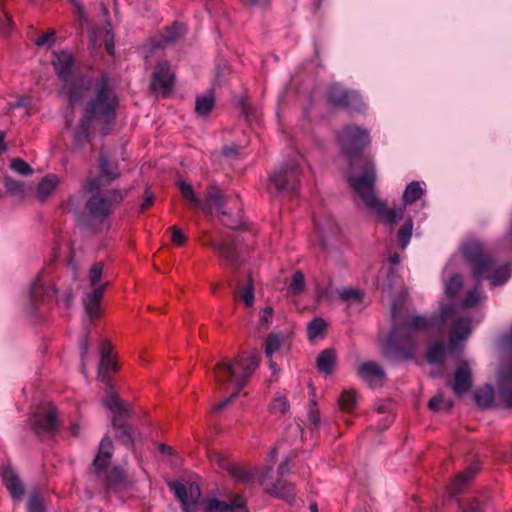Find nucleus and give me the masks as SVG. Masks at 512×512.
I'll return each mask as SVG.
<instances>
[{"label":"nucleus","instance_id":"obj_1","mask_svg":"<svg viewBox=\"0 0 512 512\" xmlns=\"http://www.w3.org/2000/svg\"><path fill=\"white\" fill-rule=\"evenodd\" d=\"M338 139L348 160L347 181L350 188L369 210H376L387 222H395L402 216L403 209L386 210L375 190L377 173L373 157L363 153L371 144L369 131L360 126L347 125L339 133Z\"/></svg>","mask_w":512,"mask_h":512},{"label":"nucleus","instance_id":"obj_2","mask_svg":"<svg viewBox=\"0 0 512 512\" xmlns=\"http://www.w3.org/2000/svg\"><path fill=\"white\" fill-rule=\"evenodd\" d=\"M100 362L98 366V379L106 386V398L103 399L104 407L111 414V424L116 430V437L126 446H131L134 438L130 427L126 424L130 411L123 404L117 395L112 391V382L109 377L110 372L117 370V364L113 359L112 348L109 342L104 341L100 346Z\"/></svg>","mask_w":512,"mask_h":512},{"label":"nucleus","instance_id":"obj_3","mask_svg":"<svg viewBox=\"0 0 512 512\" xmlns=\"http://www.w3.org/2000/svg\"><path fill=\"white\" fill-rule=\"evenodd\" d=\"M260 363L258 352H251L247 358L239 356L232 360H222L217 363L214 369V377L223 388L228 383L234 386V391L225 399L221 400L213 407L214 411L219 412L227 407L236 399L240 391L246 386L249 377L254 373Z\"/></svg>","mask_w":512,"mask_h":512},{"label":"nucleus","instance_id":"obj_4","mask_svg":"<svg viewBox=\"0 0 512 512\" xmlns=\"http://www.w3.org/2000/svg\"><path fill=\"white\" fill-rule=\"evenodd\" d=\"M430 327V321L421 316H408L402 325H394L383 353L392 360L411 359L415 354L416 333Z\"/></svg>","mask_w":512,"mask_h":512},{"label":"nucleus","instance_id":"obj_5","mask_svg":"<svg viewBox=\"0 0 512 512\" xmlns=\"http://www.w3.org/2000/svg\"><path fill=\"white\" fill-rule=\"evenodd\" d=\"M119 98L110 87V79L103 75L95 82L94 94L84 106V115L92 121L103 120L102 134L107 135L115 125Z\"/></svg>","mask_w":512,"mask_h":512},{"label":"nucleus","instance_id":"obj_6","mask_svg":"<svg viewBox=\"0 0 512 512\" xmlns=\"http://www.w3.org/2000/svg\"><path fill=\"white\" fill-rule=\"evenodd\" d=\"M84 189L91 194L88 198L85 209L88 215L103 223L113 212V209L119 205L126 196V191L119 189L103 190L100 178H89L86 181Z\"/></svg>","mask_w":512,"mask_h":512},{"label":"nucleus","instance_id":"obj_7","mask_svg":"<svg viewBox=\"0 0 512 512\" xmlns=\"http://www.w3.org/2000/svg\"><path fill=\"white\" fill-rule=\"evenodd\" d=\"M463 255L472 265L473 276L477 280L486 278L493 285H499L505 282L511 275L510 265L496 268L492 258L483 252V247L478 242L467 243L463 247Z\"/></svg>","mask_w":512,"mask_h":512},{"label":"nucleus","instance_id":"obj_8","mask_svg":"<svg viewBox=\"0 0 512 512\" xmlns=\"http://www.w3.org/2000/svg\"><path fill=\"white\" fill-rule=\"evenodd\" d=\"M52 64L63 83V87L67 90L69 104L74 106L81 102L83 92L88 88L90 80L75 75L72 54L66 50L55 51L53 52Z\"/></svg>","mask_w":512,"mask_h":512},{"label":"nucleus","instance_id":"obj_9","mask_svg":"<svg viewBox=\"0 0 512 512\" xmlns=\"http://www.w3.org/2000/svg\"><path fill=\"white\" fill-rule=\"evenodd\" d=\"M113 453L112 441L109 437H104L99 445V451L93 461V469L97 481L106 490L117 489L125 483V474L118 467H109Z\"/></svg>","mask_w":512,"mask_h":512},{"label":"nucleus","instance_id":"obj_10","mask_svg":"<svg viewBox=\"0 0 512 512\" xmlns=\"http://www.w3.org/2000/svg\"><path fill=\"white\" fill-rule=\"evenodd\" d=\"M176 185L191 207L200 209L206 215L227 216V212L224 210L223 195L216 185H210L207 188L204 200L199 199L195 195L192 185L183 179H178Z\"/></svg>","mask_w":512,"mask_h":512},{"label":"nucleus","instance_id":"obj_11","mask_svg":"<svg viewBox=\"0 0 512 512\" xmlns=\"http://www.w3.org/2000/svg\"><path fill=\"white\" fill-rule=\"evenodd\" d=\"M104 267V262H95L88 273L89 288L83 296V305L85 312L90 319L99 317L100 302L109 285V281L102 280Z\"/></svg>","mask_w":512,"mask_h":512},{"label":"nucleus","instance_id":"obj_12","mask_svg":"<svg viewBox=\"0 0 512 512\" xmlns=\"http://www.w3.org/2000/svg\"><path fill=\"white\" fill-rule=\"evenodd\" d=\"M301 170L295 159H291L277 167L269 177V189L279 195H291L300 185Z\"/></svg>","mask_w":512,"mask_h":512},{"label":"nucleus","instance_id":"obj_13","mask_svg":"<svg viewBox=\"0 0 512 512\" xmlns=\"http://www.w3.org/2000/svg\"><path fill=\"white\" fill-rule=\"evenodd\" d=\"M278 455L277 448L271 449L268 454V458L266 460L267 463L272 462L276 456ZM219 465L225 469L228 474L239 483H247V484H255L259 483L260 485H266V480L270 476L272 472V467L266 464L261 468H256L253 470H247L242 465L238 463L227 462L222 458H219Z\"/></svg>","mask_w":512,"mask_h":512},{"label":"nucleus","instance_id":"obj_14","mask_svg":"<svg viewBox=\"0 0 512 512\" xmlns=\"http://www.w3.org/2000/svg\"><path fill=\"white\" fill-rule=\"evenodd\" d=\"M50 299L59 300V291L52 285L48 284L42 273H39L32 281L24 304L25 311L31 316L36 315L40 302Z\"/></svg>","mask_w":512,"mask_h":512},{"label":"nucleus","instance_id":"obj_15","mask_svg":"<svg viewBox=\"0 0 512 512\" xmlns=\"http://www.w3.org/2000/svg\"><path fill=\"white\" fill-rule=\"evenodd\" d=\"M327 98L334 106L347 109L350 112H362L365 108L362 97L357 91L346 89L339 84L328 87Z\"/></svg>","mask_w":512,"mask_h":512},{"label":"nucleus","instance_id":"obj_16","mask_svg":"<svg viewBox=\"0 0 512 512\" xmlns=\"http://www.w3.org/2000/svg\"><path fill=\"white\" fill-rule=\"evenodd\" d=\"M168 487L182 504L184 512H197L198 502L201 497L200 487L197 484L191 483L187 487L180 481H170L168 482Z\"/></svg>","mask_w":512,"mask_h":512},{"label":"nucleus","instance_id":"obj_17","mask_svg":"<svg viewBox=\"0 0 512 512\" xmlns=\"http://www.w3.org/2000/svg\"><path fill=\"white\" fill-rule=\"evenodd\" d=\"M290 466L288 460H285L278 468L277 474L280 478L288 474ZM266 491L275 497L282 498L290 501L295 496V487L292 483H288L282 479H278L275 482H271L270 485L266 483Z\"/></svg>","mask_w":512,"mask_h":512},{"label":"nucleus","instance_id":"obj_18","mask_svg":"<svg viewBox=\"0 0 512 512\" xmlns=\"http://www.w3.org/2000/svg\"><path fill=\"white\" fill-rule=\"evenodd\" d=\"M424 194H425V188L423 187V183H421L419 181H413V182L409 183L406 186V188H405V190L403 192V196H402L403 206H400L398 208H391V209H389V208L386 207V203L384 201H382V202L384 203L385 208H386L387 211L403 209V212H405V206L406 205L412 204V203L416 202ZM374 211L376 212L379 220L382 221L384 224L389 225L391 229L404 216V213H402V216L399 219H397L395 222H387V221H385L384 219H382L380 217V215L378 214V212L376 210H374Z\"/></svg>","mask_w":512,"mask_h":512},{"label":"nucleus","instance_id":"obj_19","mask_svg":"<svg viewBox=\"0 0 512 512\" xmlns=\"http://www.w3.org/2000/svg\"><path fill=\"white\" fill-rule=\"evenodd\" d=\"M31 428L38 436L51 435L56 427V411L50 408L46 413H37L31 418Z\"/></svg>","mask_w":512,"mask_h":512},{"label":"nucleus","instance_id":"obj_20","mask_svg":"<svg viewBox=\"0 0 512 512\" xmlns=\"http://www.w3.org/2000/svg\"><path fill=\"white\" fill-rule=\"evenodd\" d=\"M175 75L167 62L159 63L153 73L151 87L153 90H161L167 94L174 85Z\"/></svg>","mask_w":512,"mask_h":512},{"label":"nucleus","instance_id":"obj_21","mask_svg":"<svg viewBox=\"0 0 512 512\" xmlns=\"http://www.w3.org/2000/svg\"><path fill=\"white\" fill-rule=\"evenodd\" d=\"M450 386L457 396H463L470 390L472 386V376L468 363L462 362L458 365Z\"/></svg>","mask_w":512,"mask_h":512},{"label":"nucleus","instance_id":"obj_22","mask_svg":"<svg viewBox=\"0 0 512 512\" xmlns=\"http://www.w3.org/2000/svg\"><path fill=\"white\" fill-rule=\"evenodd\" d=\"M2 478L12 498L21 500L24 496L25 489L14 469L10 466L4 467L2 471Z\"/></svg>","mask_w":512,"mask_h":512},{"label":"nucleus","instance_id":"obj_23","mask_svg":"<svg viewBox=\"0 0 512 512\" xmlns=\"http://www.w3.org/2000/svg\"><path fill=\"white\" fill-rule=\"evenodd\" d=\"M207 512H248L245 501L241 496H237L232 502L220 501L213 498L209 501Z\"/></svg>","mask_w":512,"mask_h":512},{"label":"nucleus","instance_id":"obj_24","mask_svg":"<svg viewBox=\"0 0 512 512\" xmlns=\"http://www.w3.org/2000/svg\"><path fill=\"white\" fill-rule=\"evenodd\" d=\"M208 245L214 249L219 256L224 259L229 265H236L238 263V253L234 241H223L218 243L211 240Z\"/></svg>","mask_w":512,"mask_h":512},{"label":"nucleus","instance_id":"obj_25","mask_svg":"<svg viewBox=\"0 0 512 512\" xmlns=\"http://www.w3.org/2000/svg\"><path fill=\"white\" fill-rule=\"evenodd\" d=\"M98 163L100 170V176L98 178L101 179V187H103L104 181L111 182L119 177L118 164L110 161L103 151L99 154Z\"/></svg>","mask_w":512,"mask_h":512},{"label":"nucleus","instance_id":"obj_26","mask_svg":"<svg viewBox=\"0 0 512 512\" xmlns=\"http://www.w3.org/2000/svg\"><path fill=\"white\" fill-rule=\"evenodd\" d=\"M358 373L371 386L380 384L385 376L383 369L374 362L361 364Z\"/></svg>","mask_w":512,"mask_h":512},{"label":"nucleus","instance_id":"obj_27","mask_svg":"<svg viewBox=\"0 0 512 512\" xmlns=\"http://www.w3.org/2000/svg\"><path fill=\"white\" fill-rule=\"evenodd\" d=\"M477 470V467L470 466L465 471L459 473L449 484L448 492L452 496L462 492V490L471 482Z\"/></svg>","mask_w":512,"mask_h":512},{"label":"nucleus","instance_id":"obj_28","mask_svg":"<svg viewBox=\"0 0 512 512\" xmlns=\"http://www.w3.org/2000/svg\"><path fill=\"white\" fill-rule=\"evenodd\" d=\"M93 125L94 121L83 114L74 132V143L76 146L81 147L89 142Z\"/></svg>","mask_w":512,"mask_h":512},{"label":"nucleus","instance_id":"obj_29","mask_svg":"<svg viewBox=\"0 0 512 512\" xmlns=\"http://www.w3.org/2000/svg\"><path fill=\"white\" fill-rule=\"evenodd\" d=\"M185 33V29L180 24H174L170 28H168L163 35L160 36V38L153 39V44L155 47H166L167 45H170L177 41L179 38H181Z\"/></svg>","mask_w":512,"mask_h":512},{"label":"nucleus","instance_id":"obj_30","mask_svg":"<svg viewBox=\"0 0 512 512\" xmlns=\"http://www.w3.org/2000/svg\"><path fill=\"white\" fill-rule=\"evenodd\" d=\"M59 184V177L55 174H47L37 186V196L40 200H46Z\"/></svg>","mask_w":512,"mask_h":512},{"label":"nucleus","instance_id":"obj_31","mask_svg":"<svg viewBox=\"0 0 512 512\" xmlns=\"http://www.w3.org/2000/svg\"><path fill=\"white\" fill-rule=\"evenodd\" d=\"M471 333V322L469 318H460L455 323L453 335L449 342V347L453 348L456 340H465Z\"/></svg>","mask_w":512,"mask_h":512},{"label":"nucleus","instance_id":"obj_32","mask_svg":"<svg viewBox=\"0 0 512 512\" xmlns=\"http://www.w3.org/2000/svg\"><path fill=\"white\" fill-rule=\"evenodd\" d=\"M389 262L392 265L388 271V284L387 286H383V290H387L391 292L394 288H401L403 285V282L401 280V277L399 276L397 270L394 268V266L398 265L400 262V257L398 254H394L389 258Z\"/></svg>","mask_w":512,"mask_h":512},{"label":"nucleus","instance_id":"obj_33","mask_svg":"<svg viewBox=\"0 0 512 512\" xmlns=\"http://www.w3.org/2000/svg\"><path fill=\"white\" fill-rule=\"evenodd\" d=\"M337 370V354L333 348L322 351V376H331Z\"/></svg>","mask_w":512,"mask_h":512},{"label":"nucleus","instance_id":"obj_34","mask_svg":"<svg viewBox=\"0 0 512 512\" xmlns=\"http://www.w3.org/2000/svg\"><path fill=\"white\" fill-rule=\"evenodd\" d=\"M214 104L213 93H206L196 98L195 111L201 116H206L213 109Z\"/></svg>","mask_w":512,"mask_h":512},{"label":"nucleus","instance_id":"obj_35","mask_svg":"<svg viewBox=\"0 0 512 512\" xmlns=\"http://www.w3.org/2000/svg\"><path fill=\"white\" fill-rule=\"evenodd\" d=\"M305 289V278L302 272L296 271L293 273L288 285L287 291L291 296L300 295Z\"/></svg>","mask_w":512,"mask_h":512},{"label":"nucleus","instance_id":"obj_36","mask_svg":"<svg viewBox=\"0 0 512 512\" xmlns=\"http://www.w3.org/2000/svg\"><path fill=\"white\" fill-rule=\"evenodd\" d=\"M310 389V404H309V410H308V418L310 422L314 425L315 428L318 427L319 421H320V412L318 409V403L316 400V387L312 384H309Z\"/></svg>","mask_w":512,"mask_h":512},{"label":"nucleus","instance_id":"obj_37","mask_svg":"<svg viewBox=\"0 0 512 512\" xmlns=\"http://www.w3.org/2000/svg\"><path fill=\"white\" fill-rule=\"evenodd\" d=\"M290 408V404L286 396L276 393L269 405V411L272 414H285Z\"/></svg>","mask_w":512,"mask_h":512},{"label":"nucleus","instance_id":"obj_38","mask_svg":"<svg viewBox=\"0 0 512 512\" xmlns=\"http://www.w3.org/2000/svg\"><path fill=\"white\" fill-rule=\"evenodd\" d=\"M475 400L478 406L482 408L489 407L494 400V390L491 386H485L475 393Z\"/></svg>","mask_w":512,"mask_h":512},{"label":"nucleus","instance_id":"obj_39","mask_svg":"<svg viewBox=\"0 0 512 512\" xmlns=\"http://www.w3.org/2000/svg\"><path fill=\"white\" fill-rule=\"evenodd\" d=\"M339 406L343 411L350 412L357 403V394L354 390L349 389L343 391L338 400Z\"/></svg>","mask_w":512,"mask_h":512},{"label":"nucleus","instance_id":"obj_40","mask_svg":"<svg viewBox=\"0 0 512 512\" xmlns=\"http://www.w3.org/2000/svg\"><path fill=\"white\" fill-rule=\"evenodd\" d=\"M413 231V221L407 219L398 231V240L402 249H405L410 242Z\"/></svg>","mask_w":512,"mask_h":512},{"label":"nucleus","instance_id":"obj_41","mask_svg":"<svg viewBox=\"0 0 512 512\" xmlns=\"http://www.w3.org/2000/svg\"><path fill=\"white\" fill-rule=\"evenodd\" d=\"M497 404L505 408L512 407V390L504 383L499 384L497 392Z\"/></svg>","mask_w":512,"mask_h":512},{"label":"nucleus","instance_id":"obj_42","mask_svg":"<svg viewBox=\"0 0 512 512\" xmlns=\"http://www.w3.org/2000/svg\"><path fill=\"white\" fill-rule=\"evenodd\" d=\"M88 349H89V337H88V334H84L79 340V350H80V357H81V372L84 376H86V374H87Z\"/></svg>","mask_w":512,"mask_h":512},{"label":"nucleus","instance_id":"obj_43","mask_svg":"<svg viewBox=\"0 0 512 512\" xmlns=\"http://www.w3.org/2000/svg\"><path fill=\"white\" fill-rule=\"evenodd\" d=\"M453 406L452 400L445 399L443 395H436L428 402V407L432 411L450 410Z\"/></svg>","mask_w":512,"mask_h":512},{"label":"nucleus","instance_id":"obj_44","mask_svg":"<svg viewBox=\"0 0 512 512\" xmlns=\"http://www.w3.org/2000/svg\"><path fill=\"white\" fill-rule=\"evenodd\" d=\"M282 344V337L278 334H270L268 335L265 342V354L268 358H271L272 355L279 350Z\"/></svg>","mask_w":512,"mask_h":512},{"label":"nucleus","instance_id":"obj_45","mask_svg":"<svg viewBox=\"0 0 512 512\" xmlns=\"http://www.w3.org/2000/svg\"><path fill=\"white\" fill-rule=\"evenodd\" d=\"M445 348L439 342L434 343L428 348L427 360L429 363L440 362L444 356Z\"/></svg>","mask_w":512,"mask_h":512},{"label":"nucleus","instance_id":"obj_46","mask_svg":"<svg viewBox=\"0 0 512 512\" xmlns=\"http://www.w3.org/2000/svg\"><path fill=\"white\" fill-rule=\"evenodd\" d=\"M320 337V317L313 318L307 325V338L309 342L315 344Z\"/></svg>","mask_w":512,"mask_h":512},{"label":"nucleus","instance_id":"obj_47","mask_svg":"<svg viewBox=\"0 0 512 512\" xmlns=\"http://www.w3.org/2000/svg\"><path fill=\"white\" fill-rule=\"evenodd\" d=\"M462 285H463L462 276L453 275L446 285V294L450 298L455 297L458 294V292L461 290Z\"/></svg>","mask_w":512,"mask_h":512},{"label":"nucleus","instance_id":"obj_48","mask_svg":"<svg viewBox=\"0 0 512 512\" xmlns=\"http://www.w3.org/2000/svg\"><path fill=\"white\" fill-rule=\"evenodd\" d=\"M13 28L11 16L4 10L0 9V33L8 35Z\"/></svg>","mask_w":512,"mask_h":512},{"label":"nucleus","instance_id":"obj_49","mask_svg":"<svg viewBox=\"0 0 512 512\" xmlns=\"http://www.w3.org/2000/svg\"><path fill=\"white\" fill-rule=\"evenodd\" d=\"M10 167L15 172L19 173L20 175H24V176L30 175L33 172V169L31 168V166L19 158L13 159L11 161Z\"/></svg>","mask_w":512,"mask_h":512},{"label":"nucleus","instance_id":"obj_50","mask_svg":"<svg viewBox=\"0 0 512 512\" xmlns=\"http://www.w3.org/2000/svg\"><path fill=\"white\" fill-rule=\"evenodd\" d=\"M27 512H45L44 505L37 493L30 495L27 502Z\"/></svg>","mask_w":512,"mask_h":512},{"label":"nucleus","instance_id":"obj_51","mask_svg":"<svg viewBox=\"0 0 512 512\" xmlns=\"http://www.w3.org/2000/svg\"><path fill=\"white\" fill-rule=\"evenodd\" d=\"M241 298L243 299L246 306L250 307L253 305L254 302V289H253V283L252 279L249 278L248 285L242 289L241 291Z\"/></svg>","mask_w":512,"mask_h":512},{"label":"nucleus","instance_id":"obj_52","mask_svg":"<svg viewBox=\"0 0 512 512\" xmlns=\"http://www.w3.org/2000/svg\"><path fill=\"white\" fill-rule=\"evenodd\" d=\"M5 188L13 195H18L23 192V184L10 177L5 178Z\"/></svg>","mask_w":512,"mask_h":512},{"label":"nucleus","instance_id":"obj_53","mask_svg":"<svg viewBox=\"0 0 512 512\" xmlns=\"http://www.w3.org/2000/svg\"><path fill=\"white\" fill-rule=\"evenodd\" d=\"M363 294L360 290L356 289H345L341 293V298L347 301L361 302Z\"/></svg>","mask_w":512,"mask_h":512},{"label":"nucleus","instance_id":"obj_54","mask_svg":"<svg viewBox=\"0 0 512 512\" xmlns=\"http://www.w3.org/2000/svg\"><path fill=\"white\" fill-rule=\"evenodd\" d=\"M480 298H481V292L476 287L466 294L463 304L466 307H472L479 302Z\"/></svg>","mask_w":512,"mask_h":512},{"label":"nucleus","instance_id":"obj_55","mask_svg":"<svg viewBox=\"0 0 512 512\" xmlns=\"http://www.w3.org/2000/svg\"><path fill=\"white\" fill-rule=\"evenodd\" d=\"M106 35H105V49L108 54L113 55L114 54V35L111 31V25L109 23L105 26Z\"/></svg>","mask_w":512,"mask_h":512},{"label":"nucleus","instance_id":"obj_56","mask_svg":"<svg viewBox=\"0 0 512 512\" xmlns=\"http://www.w3.org/2000/svg\"><path fill=\"white\" fill-rule=\"evenodd\" d=\"M55 43V32L50 31L42 36H40L37 41V46H48L51 47Z\"/></svg>","mask_w":512,"mask_h":512},{"label":"nucleus","instance_id":"obj_57","mask_svg":"<svg viewBox=\"0 0 512 512\" xmlns=\"http://www.w3.org/2000/svg\"><path fill=\"white\" fill-rule=\"evenodd\" d=\"M70 4L74 7L75 13L80 21H84L86 18L85 8L81 0H69Z\"/></svg>","mask_w":512,"mask_h":512},{"label":"nucleus","instance_id":"obj_58","mask_svg":"<svg viewBox=\"0 0 512 512\" xmlns=\"http://www.w3.org/2000/svg\"><path fill=\"white\" fill-rule=\"evenodd\" d=\"M172 230V241L176 245H183L185 243V236L176 226L171 227Z\"/></svg>","mask_w":512,"mask_h":512},{"label":"nucleus","instance_id":"obj_59","mask_svg":"<svg viewBox=\"0 0 512 512\" xmlns=\"http://www.w3.org/2000/svg\"><path fill=\"white\" fill-rule=\"evenodd\" d=\"M273 310L270 307L264 308L260 312V322L263 326L267 327L272 319Z\"/></svg>","mask_w":512,"mask_h":512},{"label":"nucleus","instance_id":"obj_60","mask_svg":"<svg viewBox=\"0 0 512 512\" xmlns=\"http://www.w3.org/2000/svg\"><path fill=\"white\" fill-rule=\"evenodd\" d=\"M467 512H486V508L483 503L474 499L469 503Z\"/></svg>","mask_w":512,"mask_h":512},{"label":"nucleus","instance_id":"obj_61","mask_svg":"<svg viewBox=\"0 0 512 512\" xmlns=\"http://www.w3.org/2000/svg\"><path fill=\"white\" fill-rule=\"evenodd\" d=\"M455 313V309L453 306H445L441 309V321L443 323L447 322Z\"/></svg>","mask_w":512,"mask_h":512},{"label":"nucleus","instance_id":"obj_62","mask_svg":"<svg viewBox=\"0 0 512 512\" xmlns=\"http://www.w3.org/2000/svg\"><path fill=\"white\" fill-rule=\"evenodd\" d=\"M152 204H153V196L151 194L146 193V195L141 203V206H140L141 211L142 212L145 211Z\"/></svg>","mask_w":512,"mask_h":512},{"label":"nucleus","instance_id":"obj_63","mask_svg":"<svg viewBox=\"0 0 512 512\" xmlns=\"http://www.w3.org/2000/svg\"><path fill=\"white\" fill-rule=\"evenodd\" d=\"M245 4L249 6H265L267 4V0H245Z\"/></svg>","mask_w":512,"mask_h":512},{"label":"nucleus","instance_id":"obj_64","mask_svg":"<svg viewBox=\"0 0 512 512\" xmlns=\"http://www.w3.org/2000/svg\"><path fill=\"white\" fill-rule=\"evenodd\" d=\"M241 107H242V113L245 115V117L247 119H249L251 116V113H250L249 105L246 100L241 101Z\"/></svg>","mask_w":512,"mask_h":512}]
</instances>
